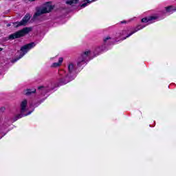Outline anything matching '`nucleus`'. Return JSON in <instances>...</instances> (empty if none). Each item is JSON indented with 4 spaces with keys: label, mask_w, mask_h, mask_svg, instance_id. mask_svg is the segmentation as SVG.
Here are the masks:
<instances>
[{
    "label": "nucleus",
    "mask_w": 176,
    "mask_h": 176,
    "mask_svg": "<svg viewBox=\"0 0 176 176\" xmlns=\"http://www.w3.org/2000/svg\"><path fill=\"white\" fill-rule=\"evenodd\" d=\"M1 112H4L5 111V107H1Z\"/></svg>",
    "instance_id": "nucleus-20"
},
{
    "label": "nucleus",
    "mask_w": 176,
    "mask_h": 176,
    "mask_svg": "<svg viewBox=\"0 0 176 176\" xmlns=\"http://www.w3.org/2000/svg\"><path fill=\"white\" fill-rule=\"evenodd\" d=\"M84 3L81 5V8H86V6H87V5H90V3H91L92 2L89 3V1L87 0H84Z\"/></svg>",
    "instance_id": "nucleus-19"
},
{
    "label": "nucleus",
    "mask_w": 176,
    "mask_h": 176,
    "mask_svg": "<svg viewBox=\"0 0 176 176\" xmlns=\"http://www.w3.org/2000/svg\"><path fill=\"white\" fill-rule=\"evenodd\" d=\"M32 31V28H24L23 29L19 30L8 36V39L13 41V39H17L19 38H23L27 35V34Z\"/></svg>",
    "instance_id": "nucleus-3"
},
{
    "label": "nucleus",
    "mask_w": 176,
    "mask_h": 176,
    "mask_svg": "<svg viewBox=\"0 0 176 176\" xmlns=\"http://www.w3.org/2000/svg\"><path fill=\"white\" fill-rule=\"evenodd\" d=\"M10 118L9 117H6L4 120H0V129L1 130H5L6 129H8L9 126L10 125Z\"/></svg>",
    "instance_id": "nucleus-9"
},
{
    "label": "nucleus",
    "mask_w": 176,
    "mask_h": 176,
    "mask_svg": "<svg viewBox=\"0 0 176 176\" xmlns=\"http://www.w3.org/2000/svg\"><path fill=\"white\" fill-rule=\"evenodd\" d=\"M36 45V44H35V43L32 42L22 46L21 47L20 51H19V56H16L15 58L12 60V63H16V61H19L20 58H23V57H24V56H25V54H27L28 52L31 50V49H33V47H35Z\"/></svg>",
    "instance_id": "nucleus-2"
},
{
    "label": "nucleus",
    "mask_w": 176,
    "mask_h": 176,
    "mask_svg": "<svg viewBox=\"0 0 176 176\" xmlns=\"http://www.w3.org/2000/svg\"><path fill=\"white\" fill-rule=\"evenodd\" d=\"M110 45H113V43L112 41H111Z\"/></svg>",
    "instance_id": "nucleus-22"
},
{
    "label": "nucleus",
    "mask_w": 176,
    "mask_h": 176,
    "mask_svg": "<svg viewBox=\"0 0 176 176\" xmlns=\"http://www.w3.org/2000/svg\"><path fill=\"white\" fill-rule=\"evenodd\" d=\"M38 93L41 94V96H45L46 93H49V91H50V89H49L48 87H44V86L38 87Z\"/></svg>",
    "instance_id": "nucleus-10"
},
{
    "label": "nucleus",
    "mask_w": 176,
    "mask_h": 176,
    "mask_svg": "<svg viewBox=\"0 0 176 176\" xmlns=\"http://www.w3.org/2000/svg\"><path fill=\"white\" fill-rule=\"evenodd\" d=\"M29 1H31L32 2H34V1H35V0H29Z\"/></svg>",
    "instance_id": "nucleus-24"
},
{
    "label": "nucleus",
    "mask_w": 176,
    "mask_h": 176,
    "mask_svg": "<svg viewBox=\"0 0 176 176\" xmlns=\"http://www.w3.org/2000/svg\"><path fill=\"white\" fill-rule=\"evenodd\" d=\"M27 104H28V102L25 99L21 102V113L16 115L13 118L14 122H16V120H19V119H21V118L28 116V115H31V113H32V111H30L28 113H25V112L27 111Z\"/></svg>",
    "instance_id": "nucleus-4"
},
{
    "label": "nucleus",
    "mask_w": 176,
    "mask_h": 176,
    "mask_svg": "<svg viewBox=\"0 0 176 176\" xmlns=\"http://www.w3.org/2000/svg\"><path fill=\"white\" fill-rule=\"evenodd\" d=\"M53 10V6L49 3H47L41 10H38L34 14L33 19L36 20L39 16H42V14H45V13H49V12H52Z\"/></svg>",
    "instance_id": "nucleus-5"
},
{
    "label": "nucleus",
    "mask_w": 176,
    "mask_h": 176,
    "mask_svg": "<svg viewBox=\"0 0 176 176\" xmlns=\"http://www.w3.org/2000/svg\"><path fill=\"white\" fill-rule=\"evenodd\" d=\"M109 39H111V37L105 38L103 40L104 44L103 45H102L101 47H99L95 50V51L94 52V57L98 56V54H100L101 53V52L108 50V49L107 48V41H108Z\"/></svg>",
    "instance_id": "nucleus-8"
},
{
    "label": "nucleus",
    "mask_w": 176,
    "mask_h": 176,
    "mask_svg": "<svg viewBox=\"0 0 176 176\" xmlns=\"http://www.w3.org/2000/svg\"><path fill=\"white\" fill-rule=\"evenodd\" d=\"M0 140H1V138H0Z\"/></svg>",
    "instance_id": "nucleus-26"
},
{
    "label": "nucleus",
    "mask_w": 176,
    "mask_h": 176,
    "mask_svg": "<svg viewBox=\"0 0 176 176\" xmlns=\"http://www.w3.org/2000/svg\"><path fill=\"white\" fill-rule=\"evenodd\" d=\"M155 16H150L149 18H143L142 19V23H149V21H152V20H156Z\"/></svg>",
    "instance_id": "nucleus-16"
},
{
    "label": "nucleus",
    "mask_w": 176,
    "mask_h": 176,
    "mask_svg": "<svg viewBox=\"0 0 176 176\" xmlns=\"http://www.w3.org/2000/svg\"><path fill=\"white\" fill-rule=\"evenodd\" d=\"M68 72L64 70H60L58 72L59 78H58V85L59 86H63V85H67L69 82L74 80L76 78V67L74 63H70L67 66Z\"/></svg>",
    "instance_id": "nucleus-1"
},
{
    "label": "nucleus",
    "mask_w": 176,
    "mask_h": 176,
    "mask_svg": "<svg viewBox=\"0 0 176 176\" xmlns=\"http://www.w3.org/2000/svg\"><path fill=\"white\" fill-rule=\"evenodd\" d=\"M2 137H3V135H2V136H0V138H2Z\"/></svg>",
    "instance_id": "nucleus-25"
},
{
    "label": "nucleus",
    "mask_w": 176,
    "mask_h": 176,
    "mask_svg": "<svg viewBox=\"0 0 176 176\" xmlns=\"http://www.w3.org/2000/svg\"><path fill=\"white\" fill-rule=\"evenodd\" d=\"M36 93V89H28L23 91V94L25 96H31V94H34Z\"/></svg>",
    "instance_id": "nucleus-15"
},
{
    "label": "nucleus",
    "mask_w": 176,
    "mask_h": 176,
    "mask_svg": "<svg viewBox=\"0 0 176 176\" xmlns=\"http://www.w3.org/2000/svg\"><path fill=\"white\" fill-rule=\"evenodd\" d=\"M145 26H141V25H138L134 29V31L129 33L126 37H123L121 38L122 41H124V39H127V38H129V36H131L133 34H135V32L140 31V30H142V28H144Z\"/></svg>",
    "instance_id": "nucleus-11"
},
{
    "label": "nucleus",
    "mask_w": 176,
    "mask_h": 176,
    "mask_svg": "<svg viewBox=\"0 0 176 176\" xmlns=\"http://www.w3.org/2000/svg\"><path fill=\"white\" fill-rule=\"evenodd\" d=\"M125 35H126V36L129 35V30H122L119 33L118 36H125Z\"/></svg>",
    "instance_id": "nucleus-18"
},
{
    "label": "nucleus",
    "mask_w": 176,
    "mask_h": 176,
    "mask_svg": "<svg viewBox=\"0 0 176 176\" xmlns=\"http://www.w3.org/2000/svg\"><path fill=\"white\" fill-rule=\"evenodd\" d=\"M2 50H3V48H0V52H2Z\"/></svg>",
    "instance_id": "nucleus-23"
},
{
    "label": "nucleus",
    "mask_w": 176,
    "mask_h": 176,
    "mask_svg": "<svg viewBox=\"0 0 176 176\" xmlns=\"http://www.w3.org/2000/svg\"><path fill=\"white\" fill-rule=\"evenodd\" d=\"M89 54L90 51H85L82 52L77 59V67H82V65L86 64L87 61H89Z\"/></svg>",
    "instance_id": "nucleus-6"
},
{
    "label": "nucleus",
    "mask_w": 176,
    "mask_h": 176,
    "mask_svg": "<svg viewBox=\"0 0 176 176\" xmlns=\"http://www.w3.org/2000/svg\"><path fill=\"white\" fill-rule=\"evenodd\" d=\"M63 61H64V58H59L58 63H54L51 66L52 68H57V67H60L61 65V64H63Z\"/></svg>",
    "instance_id": "nucleus-14"
},
{
    "label": "nucleus",
    "mask_w": 176,
    "mask_h": 176,
    "mask_svg": "<svg viewBox=\"0 0 176 176\" xmlns=\"http://www.w3.org/2000/svg\"><path fill=\"white\" fill-rule=\"evenodd\" d=\"M30 19L31 15H30V14H26L21 21L14 23V25L16 27V28L21 27V25L25 27V25H27L28 23V21H30Z\"/></svg>",
    "instance_id": "nucleus-7"
},
{
    "label": "nucleus",
    "mask_w": 176,
    "mask_h": 176,
    "mask_svg": "<svg viewBox=\"0 0 176 176\" xmlns=\"http://www.w3.org/2000/svg\"><path fill=\"white\" fill-rule=\"evenodd\" d=\"M97 0H87L88 3L90 2H96ZM79 2V0H67L65 1L67 5H70V6H74V5H76Z\"/></svg>",
    "instance_id": "nucleus-13"
},
{
    "label": "nucleus",
    "mask_w": 176,
    "mask_h": 176,
    "mask_svg": "<svg viewBox=\"0 0 176 176\" xmlns=\"http://www.w3.org/2000/svg\"><path fill=\"white\" fill-rule=\"evenodd\" d=\"M166 10L168 13H173V12H176V8H173V6H169L166 8Z\"/></svg>",
    "instance_id": "nucleus-17"
},
{
    "label": "nucleus",
    "mask_w": 176,
    "mask_h": 176,
    "mask_svg": "<svg viewBox=\"0 0 176 176\" xmlns=\"http://www.w3.org/2000/svg\"><path fill=\"white\" fill-rule=\"evenodd\" d=\"M126 21H121V24H126Z\"/></svg>",
    "instance_id": "nucleus-21"
},
{
    "label": "nucleus",
    "mask_w": 176,
    "mask_h": 176,
    "mask_svg": "<svg viewBox=\"0 0 176 176\" xmlns=\"http://www.w3.org/2000/svg\"><path fill=\"white\" fill-rule=\"evenodd\" d=\"M43 101H45V99H43L38 102H32L30 103V108H32V112H34L35 108L39 107V105H41V104H42V102H43Z\"/></svg>",
    "instance_id": "nucleus-12"
}]
</instances>
